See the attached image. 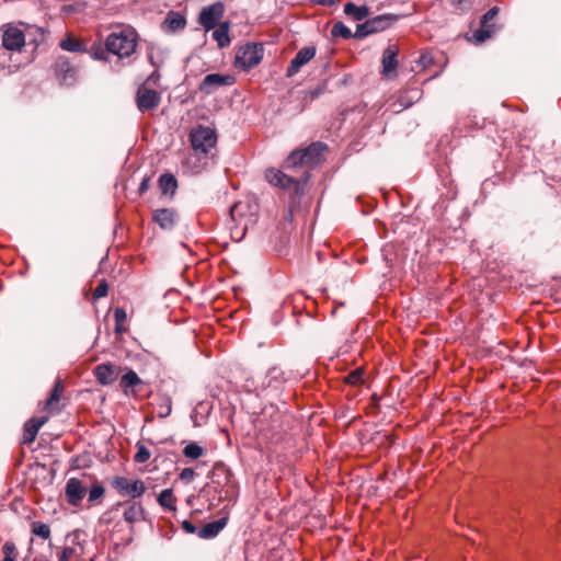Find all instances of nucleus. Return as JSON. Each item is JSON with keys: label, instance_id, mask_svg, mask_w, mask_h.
I'll return each instance as SVG.
<instances>
[{"label": "nucleus", "instance_id": "ea45409f", "mask_svg": "<svg viewBox=\"0 0 561 561\" xmlns=\"http://www.w3.org/2000/svg\"><path fill=\"white\" fill-rule=\"evenodd\" d=\"M370 34H373V32L370 31V27L368 26V23L366 21L363 24H358L357 25L356 31L353 34V37H355V38H364V37L370 35Z\"/></svg>", "mask_w": 561, "mask_h": 561}, {"label": "nucleus", "instance_id": "6ab92c4d", "mask_svg": "<svg viewBox=\"0 0 561 561\" xmlns=\"http://www.w3.org/2000/svg\"><path fill=\"white\" fill-rule=\"evenodd\" d=\"M145 382L138 377V375L134 370H129L124 374L119 381V387L126 396H131L137 398L138 391L140 387H142Z\"/></svg>", "mask_w": 561, "mask_h": 561}, {"label": "nucleus", "instance_id": "423d86ee", "mask_svg": "<svg viewBox=\"0 0 561 561\" xmlns=\"http://www.w3.org/2000/svg\"><path fill=\"white\" fill-rule=\"evenodd\" d=\"M111 485L121 496H129V500L140 499L147 491L144 481L139 479L131 480L122 476L114 477Z\"/></svg>", "mask_w": 561, "mask_h": 561}, {"label": "nucleus", "instance_id": "5701e85b", "mask_svg": "<svg viewBox=\"0 0 561 561\" xmlns=\"http://www.w3.org/2000/svg\"><path fill=\"white\" fill-rule=\"evenodd\" d=\"M230 23L228 21L221 22L214 28L213 38L217 42L220 48L227 47L230 44L229 37Z\"/></svg>", "mask_w": 561, "mask_h": 561}, {"label": "nucleus", "instance_id": "58836bf2", "mask_svg": "<svg viewBox=\"0 0 561 561\" xmlns=\"http://www.w3.org/2000/svg\"><path fill=\"white\" fill-rule=\"evenodd\" d=\"M107 291H108V285L106 283V280L102 279L98 286L95 287V289L93 290V299H100V298H103L107 295Z\"/></svg>", "mask_w": 561, "mask_h": 561}, {"label": "nucleus", "instance_id": "a19ab883", "mask_svg": "<svg viewBox=\"0 0 561 561\" xmlns=\"http://www.w3.org/2000/svg\"><path fill=\"white\" fill-rule=\"evenodd\" d=\"M195 477V471L192 468H184L180 473V479L186 483L191 482Z\"/></svg>", "mask_w": 561, "mask_h": 561}, {"label": "nucleus", "instance_id": "c9c22d12", "mask_svg": "<svg viewBox=\"0 0 561 561\" xmlns=\"http://www.w3.org/2000/svg\"><path fill=\"white\" fill-rule=\"evenodd\" d=\"M136 447H137V451H136V454L134 456V460L136 462H138V463L147 462L150 459V456H151L149 449L145 445H142L141 443H138L136 445Z\"/></svg>", "mask_w": 561, "mask_h": 561}, {"label": "nucleus", "instance_id": "e433bc0d", "mask_svg": "<svg viewBox=\"0 0 561 561\" xmlns=\"http://www.w3.org/2000/svg\"><path fill=\"white\" fill-rule=\"evenodd\" d=\"M363 369L360 368H357V369H354L352 370L351 373H348L346 376H345V382L347 385H352V386H356V385H359L362 383L363 381Z\"/></svg>", "mask_w": 561, "mask_h": 561}, {"label": "nucleus", "instance_id": "9b49d317", "mask_svg": "<svg viewBox=\"0 0 561 561\" xmlns=\"http://www.w3.org/2000/svg\"><path fill=\"white\" fill-rule=\"evenodd\" d=\"M25 45V34L18 26L7 25L2 31V46L7 50L20 51Z\"/></svg>", "mask_w": 561, "mask_h": 561}, {"label": "nucleus", "instance_id": "f8f14e48", "mask_svg": "<svg viewBox=\"0 0 561 561\" xmlns=\"http://www.w3.org/2000/svg\"><path fill=\"white\" fill-rule=\"evenodd\" d=\"M234 81L232 75L209 73L201 82L199 90L205 94H211L219 87L232 85Z\"/></svg>", "mask_w": 561, "mask_h": 561}, {"label": "nucleus", "instance_id": "1a4fd4ad", "mask_svg": "<svg viewBox=\"0 0 561 561\" xmlns=\"http://www.w3.org/2000/svg\"><path fill=\"white\" fill-rule=\"evenodd\" d=\"M225 5L218 1L202 9L198 15L199 25L206 31H211L218 25V21L224 16Z\"/></svg>", "mask_w": 561, "mask_h": 561}, {"label": "nucleus", "instance_id": "f257e3e1", "mask_svg": "<svg viewBox=\"0 0 561 561\" xmlns=\"http://www.w3.org/2000/svg\"><path fill=\"white\" fill-rule=\"evenodd\" d=\"M112 32L106 36L104 45L93 43L89 48L90 56L95 60L111 61L112 57L125 64H130L139 45V34L130 25L117 24L112 26Z\"/></svg>", "mask_w": 561, "mask_h": 561}, {"label": "nucleus", "instance_id": "393cba45", "mask_svg": "<svg viewBox=\"0 0 561 561\" xmlns=\"http://www.w3.org/2000/svg\"><path fill=\"white\" fill-rule=\"evenodd\" d=\"M396 19L390 15H378L367 20L370 31L374 33L382 32L387 30Z\"/></svg>", "mask_w": 561, "mask_h": 561}, {"label": "nucleus", "instance_id": "473e14b6", "mask_svg": "<svg viewBox=\"0 0 561 561\" xmlns=\"http://www.w3.org/2000/svg\"><path fill=\"white\" fill-rule=\"evenodd\" d=\"M331 34L333 37H342L345 39L353 37L351 30L342 22H336L332 26Z\"/></svg>", "mask_w": 561, "mask_h": 561}, {"label": "nucleus", "instance_id": "4be33fe9", "mask_svg": "<svg viewBox=\"0 0 561 561\" xmlns=\"http://www.w3.org/2000/svg\"><path fill=\"white\" fill-rule=\"evenodd\" d=\"M82 554L83 547L78 542H73L71 546L64 547L57 554V559L58 561H79Z\"/></svg>", "mask_w": 561, "mask_h": 561}, {"label": "nucleus", "instance_id": "f3484780", "mask_svg": "<svg viewBox=\"0 0 561 561\" xmlns=\"http://www.w3.org/2000/svg\"><path fill=\"white\" fill-rule=\"evenodd\" d=\"M93 374L99 383L106 386L113 383L117 379L119 368L112 363L100 364L94 367Z\"/></svg>", "mask_w": 561, "mask_h": 561}, {"label": "nucleus", "instance_id": "6e6552de", "mask_svg": "<svg viewBox=\"0 0 561 561\" xmlns=\"http://www.w3.org/2000/svg\"><path fill=\"white\" fill-rule=\"evenodd\" d=\"M263 58V48L257 44H247L242 46L236 56V65L243 70H249L256 65Z\"/></svg>", "mask_w": 561, "mask_h": 561}, {"label": "nucleus", "instance_id": "0eeeda50", "mask_svg": "<svg viewBox=\"0 0 561 561\" xmlns=\"http://www.w3.org/2000/svg\"><path fill=\"white\" fill-rule=\"evenodd\" d=\"M499 11L497 7H492L482 15L480 27L472 33L470 42L477 45L482 44L499 31L497 24L491 23L497 16Z\"/></svg>", "mask_w": 561, "mask_h": 561}, {"label": "nucleus", "instance_id": "a878e982", "mask_svg": "<svg viewBox=\"0 0 561 561\" xmlns=\"http://www.w3.org/2000/svg\"><path fill=\"white\" fill-rule=\"evenodd\" d=\"M163 24L169 31L175 32L185 27L186 20L182 14L178 12H170Z\"/></svg>", "mask_w": 561, "mask_h": 561}, {"label": "nucleus", "instance_id": "c85d7f7f", "mask_svg": "<svg viewBox=\"0 0 561 561\" xmlns=\"http://www.w3.org/2000/svg\"><path fill=\"white\" fill-rule=\"evenodd\" d=\"M344 13L352 16L355 21H362L368 15V8L363 5L358 7L353 2L344 4Z\"/></svg>", "mask_w": 561, "mask_h": 561}, {"label": "nucleus", "instance_id": "bb28decb", "mask_svg": "<svg viewBox=\"0 0 561 561\" xmlns=\"http://www.w3.org/2000/svg\"><path fill=\"white\" fill-rule=\"evenodd\" d=\"M159 188L162 194H174L178 188V181L173 174L165 173L159 179Z\"/></svg>", "mask_w": 561, "mask_h": 561}, {"label": "nucleus", "instance_id": "aec40b11", "mask_svg": "<svg viewBox=\"0 0 561 561\" xmlns=\"http://www.w3.org/2000/svg\"><path fill=\"white\" fill-rule=\"evenodd\" d=\"M153 221L163 230H171L176 224L178 214L171 208H159L152 213Z\"/></svg>", "mask_w": 561, "mask_h": 561}, {"label": "nucleus", "instance_id": "dca6fc26", "mask_svg": "<svg viewBox=\"0 0 561 561\" xmlns=\"http://www.w3.org/2000/svg\"><path fill=\"white\" fill-rule=\"evenodd\" d=\"M399 49L396 45H389L382 53L381 59V71L380 73L386 78L396 77V71L398 67V56Z\"/></svg>", "mask_w": 561, "mask_h": 561}, {"label": "nucleus", "instance_id": "9d476101", "mask_svg": "<svg viewBox=\"0 0 561 561\" xmlns=\"http://www.w3.org/2000/svg\"><path fill=\"white\" fill-rule=\"evenodd\" d=\"M161 103L160 92L150 89L146 83L141 84L136 92V105L141 113L152 111Z\"/></svg>", "mask_w": 561, "mask_h": 561}, {"label": "nucleus", "instance_id": "a18cd8bd", "mask_svg": "<svg viewBox=\"0 0 561 561\" xmlns=\"http://www.w3.org/2000/svg\"><path fill=\"white\" fill-rule=\"evenodd\" d=\"M316 2L322 5H332L334 3L333 0H317Z\"/></svg>", "mask_w": 561, "mask_h": 561}, {"label": "nucleus", "instance_id": "a211bd4d", "mask_svg": "<svg viewBox=\"0 0 561 561\" xmlns=\"http://www.w3.org/2000/svg\"><path fill=\"white\" fill-rule=\"evenodd\" d=\"M47 421H48L47 416L31 417L30 420H27L23 426L21 444L31 445L35 440L41 427Z\"/></svg>", "mask_w": 561, "mask_h": 561}, {"label": "nucleus", "instance_id": "f03ea898", "mask_svg": "<svg viewBox=\"0 0 561 561\" xmlns=\"http://www.w3.org/2000/svg\"><path fill=\"white\" fill-rule=\"evenodd\" d=\"M190 141L193 151L199 159H208L217 145V133L214 128L197 125L190 133Z\"/></svg>", "mask_w": 561, "mask_h": 561}, {"label": "nucleus", "instance_id": "7ed1b4c3", "mask_svg": "<svg viewBox=\"0 0 561 561\" xmlns=\"http://www.w3.org/2000/svg\"><path fill=\"white\" fill-rule=\"evenodd\" d=\"M327 145L317 141L309 147L293 151L285 160L283 168L290 170L299 165H317L321 162Z\"/></svg>", "mask_w": 561, "mask_h": 561}, {"label": "nucleus", "instance_id": "37998d69", "mask_svg": "<svg viewBox=\"0 0 561 561\" xmlns=\"http://www.w3.org/2000/svg\"><path fill=\"white\" fill-rule=\"evenodd\" d=\"M148 188H149V178H144L139 185V192L145 193Z\"/></svg>", "mask_w": 561, "mask_h": 561}, {"label": "nucleus", "instance_id": "412c9836", "mask_svg": "<svg viewBox=\"0 0 561 561\" xmlns=\"http://www.w3.org/2000/svg\"><path fill=\"white\" fill-rule=\"evenodd\" d=\"M64 392V385L60 378L55 381L54 388L49 397L45 400L43 409L49 413H57L60 411L59 402Z\"/></svg>", "mask_w": 561, "mask_h": 561}, {"label": "nucleus", "instance_id": "7c9ffc66", "mask_svg": "<svg viewBox=\"0 0 561 561\" xmlns=\"http://www.w3.org/2000/svg\"><path fill=\"white\" fill-rule=\"evenodd\" d=\"M60 47L64 50L71 51V53H82L85 51V45L73 38V37H67L60 42Z\"/></svg>", "mask_w": 561, "mask_h": 561}, {"label": "nucleus", "instance_id": "de8ad7c7", "mask_svg": "<svg viewBox=\"0 0 561 561\" xmlns=\"http://www.w3.org/2000/svg\"><path fill=\"white\" fill-rule=\"evenodd\" d=\"M425 59H426V56H424V55H423V56L421 57V61H422L423 64H425Z\"/></svg>", "mask_w": 561, "mask_h": 561}, {"label": "nucleus", "instance_id": "79ce46f5", "mask_svg": "<svg viewBox=\"0 0 561 561\" xmlns=\"http://www.w3.org/2000/svg\"><path fill=\"white\" fill-rule=\"evenodd\" d=\"M182 528L187 534H195L197 528L188 520L182 522Z\"/></svg>", "mask_w": 561, "mask_h": 561}, {"label": "nucleus", "instance_id": "4468645a", "mask_svg": "<svg viewBox=\"0 0 561 561\" xmlns=\"http://www.w3.org/2000/svg\"><path fill=\"white\" fill-rule=\"evenodd\" d=\"M55 73L59 82L64 85H72L77 79V71L66 57L57 58L55 62Z\"/></svg>", "mask_w": 561, "mask_h": 561}, {"label": "nucleus", "instance_id": "ddd939ff", "mask_svg": "<svg viewBox=\"0 0 561 561\" xmlns=\"http://www.w3.org/2000/svg\"><path fill=\"white\" fill-rule=\"evenodd\" d=\"M87 494L85 485L77 478H70L65 488L67 502L72 506H79Z\"/></svg>", "mask_w": 561, "mask_h": 561}, {"label": "nucleus", "instance_id": "4c0bfd02", "mask_svg": "<svg viewBox=\"0 0 561 561\" xmlns=\"http://www.w3.org/2000/svg\"><path fill=\"white\" fill-rule=\"evenodd\" d=\"M104 493H105L104 486L101 483L96 482L91 486V489L89 491L88 500L91 503L95 502V501L102 499L104 496Z\"/></svg>", "mask_w": 561, "mask_h": 561}, {"label": "nucleus", "instance_id": "c756f323", "mask_svg": "<svg viewBox=\"0 0 561 561\" xmlns=\"http://www.w3.org/2000/svg\"><path fill=\"white\" fill-rule=\"evenodd\" d=\"M266 378V386L273 387L275 389H277L285 381L284 371L278 367H272L268 369Z\"/></svg>", "mask_w": 561, "mask_h": 561}, {"label": "nucleus", "instance_id": "09e8293b", "mask_svg": "<svg viewBox=\"0 0 561 561\" xmlns=\"http://www.w3.org/2000/svg\"><path fill=\"white\" fill-rule=\"evenodd\" d=\"M300 182H301V185L304 186V183H306V180H302V181H300Z\"/></svg>", "mask_w": 561, "mask_h": 561}, {"label": "nucleus", "instance_id": "39448f33", "mask_svg": "<svg viewBox=\"0 0 561 561\" xmlns=\"http://www.w3.org/2000/svg\"><path fill=\"white\" fill-rule=\"evenodd\" d=\"M265 180L273 186L293 193L296 196L302 194V185L299 180L287 175L279 169L270 168L265 171Z\"/></svg>", "mask_w": 561, "mask_h": 561}, {"label": "nucleus", "instance_id": "49530a36", "mask_svg": "<svg viewBox=\"0 0 561 561\" xmlns=\"http://www.w3.org/2000/svg\"><path fill=\"white\" fill-rule=\"evenodd\" d=\"M238 207H239V204H238V203H236V204L230 208V215H231V217H232L233 219H234V213H236V210L238 209Z\"/></svg>", "mask_w": 561, "mask_h": 561}, {"label": "nucleus", "instance_id": "72a5a7b5", "mask_svg": "<svg viewBox=\"0 0 561 561\" xmlns=\"http://www.w3.org/2000/svg\"><path fill=\"white\" fill-rule=\"evenodd\" d=\"M183 455L191 459H197L204 455V449L196 443H190L183 448Z\"/></svg>", "mask_w": 561, "mask_h": 561}, {"label": "nucleus", "instance_id": "f704fd0d", "mask_svg": "<svg viewBox=\"0 0 561 561\" xmlns=\"http://www.w3.org/2000/svg\"><path fill=\"white\" fill-rule=\"evenodd\" d=\"M32 533L44 540L50 537L49 526L41 522H35L32 524Z\"/></svg>", "mask_w": 561, "mask_h": 561}, {"label": "nucleus", "instance_id": "c03bdc74", "mask_svg": "<svg viewBox=\"0 0 561 561\" xmlns=\"http://www.w3.org/2000/svg\"><path fill=\"white\" fill-rule=\"evenodd\" d=\"M159 77H160V76H159V73L154 71V72H153V73H152V75H151V76L146 80V82H145V83L147 84V83H148V82H150V81L156 82V80H158V79H159Z\"/></svg>", "mask_w": 561, "mask_h": 561}, {"label": "nucleus", "instance_id": "2eb2a0df", "mask_svg": "<svg viewBox=\"0 0 561 561\" xmlns=\"http://www.w3.org/2000/svg\"><path fill=\"white\" fill-rule=\"evenodd\" d=\"M316 56V48L313 46H307L301 48L296 56L291 59L286 76L288 78L299 72L302 66L308 64Z\"/></svg>", "mask_w": 561, "mask_h": 561}, {"label": "nucleus", "instance_id": "20e7f679", "mask_svg": "<svg viewBox=\"0 0 561 561\" xmlns=\"http://www.w3.org/2000/svg\"><path fill=\"white\" fill-rule=\"evenodd\" d=\"M119 508L123 510V518L129 526L130 534L134 533V525L146 519V510L140 501L126 500L117 502L106 513H104L102 519L105 523H110L111 514L117 512Z\"/></svg>", "mask_w": 561, "mask_h": 561}, {"label": "nucleus", "instance_id": "2f4dec72", "mask_svg": "<svg viewBox=\"0 0 561 561\" xmlns=\"http://www.w3.org/2000/svg\"><path fill=\"white\" fill-rule=\"evenodd\" d=\"M126 319H127V313L123 308H116L114 310L115 333L122 334L126 331V327H125Z\"/></svg>", "mask_w": 561, "mask_h": 561}, {"label": "nucleus", "instance_id": "cd10ccee", "mask_svg": "<svg viewBox=\"0 0 561 561\" xmlns=\"http://www.w3.org/2000/svg\"><path fill=\"white\" fill-rule=\"evenodd\" d=\"M158 503L161 507L175 511L176 510V497L173 493L172 489H165L160 492L158 495Z\"/></svg>", "mask_w": 561, "mask_h": 561}, {"label": "nucleus", "instance_id": "b1692460", "mask_svg": "<svg viewBox=\"0 0 561 561\" xmlns=\"http://www.w3.org/2000/svg\"><path fill=\"white\" fill-rule=\"evenodd\" d=\"M225 526V518L208 523L198 530V536L204 539L214 538L220 533L221 529H224Z\"/></svg>", "mask_w": 561, "mask_h": 561}]
</instances>
